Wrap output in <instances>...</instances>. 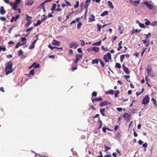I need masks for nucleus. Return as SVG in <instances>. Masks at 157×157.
Masks as SVG:
<instances>
[{"label":"nucleus","instance_id":"45","mask_svg":"<svg viewBox=\"0 0 157 157\" xmlns=\"http://www.w3.org/2000/svg\"><path fill=\"white\" fill-rule=\"evenodd\" d=\"M60 6V4H58V5H57L58 8L57 9L56 11H61V9H59Z\"/></svg>","mask_w":157,"mask_h":157},{"label":"nucleus","instance_id":"64","mask_svg":"<svg viewBox=\"0 0 157 157\" xmlns=\"http://www.w3.org/2000/svg\"><path fill=\"white\" fill-rule=\"evenodd\" d=\"M143 143V142L141 140H139L138 141V143L140 144H142Z\"/></svg>","mask_w":157,"mask_h":157},{"label":"nucleus","instance_id":"15","mask_svg":"<svg viewBox=\"0 0 157 157\" xmlns=\"http://www.w3.org/2000/svg\"><path fill=\"white\" fill-rule=\"evenodd\" d=\"M123 69L124 71L125 72L126 74H128L129 73V71L127 67L123 66Z\"/></svg>","mask_w":157,"mask_h":157},{"label":"nucleus","instance_id":"7","mask_svg":"<svg viewBox=\"0 0 157 157\" xmlns=\"http://www.w3.org/2000/svg\"><path fill=\"white\" fill-rule=\"evenodd\" d=\"M82 58V55H77L76 56V59L74 63H78V61L79 60Z\"/></svg>","mask_w":157,"mask_h":157},{"label":"nucleus","instance_id":"5","mask_svg":"<svg viewBox=\"0 0 157 157\" xmlns=\"http://www.w3.org/2000/svg\"><path fill=\"white\" fill-rule=\"evenodd\" d=\"M78 46V44L76 42H73L70 44V47L71 48L76 49Z\"/></svg>","mask_w":157,"mask_h":157},{"label":"nucleus","instance_id":"49","mask_svg":"<svg viewBox=\"0 0 157 157\" xmlns=\"http://www.w3.org/2000/svg\"><path fill=\"white\" fill-rule=\"evenodd\" d=\"M99 122L100 123V126L99 127H98V129H100L101 127V126H102V121L100 120H99Z\"/></svg>","mask_w":157,"mask_h":157},{"label":"nucleus","instance_id":"63","mask_svg":"<svg viewBox=\"0 0 157 157\" xmlns=\"http://www.w3.org/2000/svg\"><path fill=\"white\" fill-rule=\"evenodd\" d=\"M106 128L105 127H103V128H102V131H103V132H104V133H106Z\"/></svg>","mask_w":157,"mask_h":157},{"label":"nucleus","instance_id":"19","mask_svg":"<svg viewBox=\"0 0 157 157\" xmlns=\"http://www.w3.org/2000/svg\"><path fill=\"white\" fill-rule=\"evenodd\" d=\"M93 51H95V52H99V48L97 47H93Z\"/></svg>","mask_w":157,"mask_h":157},{"label":"nucleus","instance_id":"53","mask_svg":"<svg viewBox=\"0 0 157 157\" xmlns=\"http://www.w3.org/2000/svg\"><path fill=\"white\" fill-rule=\"evenodd\" d=\"M91 16L93 18V19L91 20L90 21V22H92L93 21H95L94 16L93 14H92L91 15Z\"/></svg>","mask_w":157,"mask_h":157},{"label":"nucleus","instance_id":"62","mask_svg":"<svg viewBox=\"0 0 157 157\" xmlns=\"http://www.w3.org/2000/svg\"><path fill=\"white\" fill-rule=\"evenodd\" d=\"M117 110L119 111H121L122 110V109L121 108H117Z\"/></svg>","mask_w":157,"mask_h":157},{"label":"nucleus","instance_id":"22","mask_svg":"<svg viewBox=\"0 0 157 157\" xmlns=\"http://www.w3.org/2000/svg\"><path fill=\"white\" fill-rule=\"evenodd\" d=\"M114 92V91L113 90H110L109 91H106L105 92V94H113Z\"/></svg>","mask_w":157,"mask_h":157},{"label":"nucleus","instance_id":"24","mask_svg":"<svg viewBox=\"0 0 157 157\" xmlns=\"http://www.w3.org/2000/svg\"><path fill=\"white\" fill-rule=\"evenodd\" d=\"M141 31V30H138V29H135L134 30H133L131 34H134L135 33H138V32H140Z\"/></svg>","mask_w":157,"mask_h":157},{"label":"nucleus","instance_id":"12","mask_svg":"<svg viewBox=\"0 0 157 157\" xmlns=\"http://www.w3.org/2000/svg\"><path fill=\"white\" fill-rule=\"evenodd\" d=\"M108 6L111 9H113L114 8V7L113 5V3L112 2L110 1H108Z\"/></svg>","mask_w":157,"mask_h":157},{"label":"nucleus","instance_id":"46","mask_svg":"<svg viewBox=\"0 0 157 157\" xmlns=\"http://www.w3.org/2000/svg\"><path fill=\"white\" fill-rule=\"evenodd\" d=\"M21 1V0H15V2H14L17 4H18L20 3Z\"/></svg>","mask_w":157,"mask_h":157},{"label":"nucleus","instance_id":"29","mask_svg":"<svg viewBox=\"0 0 157 157\" xmlns=\"http://www.w3.org/2000/svg\"><path fill=\"white\" fill-rule=\"evenodd\" d=\"M17 4L14 2L13 3V4L12 6V9L15 10L17 8Z\"/></svg>","mask_w":157,"mask_h":157},{"label":"nucleus","instance_id":"9","mask_svg":"<svg viewBox=\"0 0 157 157\" xmlns=\"http://www.w3.org/2000/svg\"><path fill=\"white\" fill-rule=\"evenodd\" d=\"M34 2L33 0H29L28 2L26 3L25 5L28 6H30L33 5Z\"/></svg>","mask_w":157,"mask_h":157},{"label":"nucleus","instance_id":"37","mask_svg":"<svg viewBox=\"0 0 157 157\" xmlns=\"http://www.w3.org/2000/svg\"><path fill=\"white\" fill-rule=\"evenodd\" d=\"M120 92L118 90H117L116 93L115 94V97L117 98L118 96V95L119 94Z\"/></svg>","mask_w":157,"mask_h":157},{"label":"nucleus","instance_id":"26","mask_svg":"<svg viewBox=\"0 0 157 157\" xmlns=\"http://www.w3.org/2000/svg\"><path fill=\"white\" fill-rule=\"evenodd\" d=\"M42 22V21H41L40 20H38L37 21L36 23V24L34 25V26H36L38 25H40L41 24Z\"/></svg>","mask_w":157,"mask_h":157},{"label":"nucleus","instance_id":"25","mask_svg":"<svg viewBox=\"0 0 157 157\" xmlns=\"http://www.w3.org/2000/svg\"><path fill=\"white\" fill-rule=\"evenodd\" d=\"M56 4H53V5L52 7V8L51 9V10L53 11L54 10H55L56 7Z\"/></svg>","mask_w":157,"mask_h":157},{"label":"nucleus","instance_id":"10","mask_svg":"<svg viewBox=\"0 0 157 157\" xmlns=\"http://www.w3.org/2000/svg\"><path fill=\"white\" fill-rule=\"evenodd\" d=\"M60 43L59 41H57L55 40H53L52 42V44L56 46H58L60 44Z\"/></svg>","mask_w":157,"mask_h":157},{"label":"nucleus","instance_id":"23","mask_svg":"<svg viewBox=\"0 0 157 157\" xmlns=\"http://www.w3.org/2000/svg\"><path fill=\"white\" fill-rule=\"evenodd\" d=\"M108 13V11H105L101 14V16L102 17L104 16H105L107 15Z\"/></svg>","mask_w":157,"mask_h":157},{"label":"nucleus","instance_id":"32","mask_svg":"<svg viewBox=\"0 0 157 157\" xmlns=\"http://www.w3.org/2000/svg\"><path fill=\"white\" fill-rule=\"evenodd\" d=\"M26 20L28 21H29V19H31L32 18V17L30 16H29L28 15H26Z\"/></svg>","mask_w":157,"mask_h":157},{"label":"nucleus","instance_id":"34","mask_svg":"<svg viewBox=\"0 0 157 157\" xmlns=\"http://www.w3.org/2000/svg\"><path fill=\"white\" fill-rule=\"evenodd\" d=\"M115 67L118 68H120L121 67V65L120 63H117L116 64Z\"/></svg>","mask_w":157,"mask_h":157},{"label":"nucleus","instance_id":"54","mask_svg":"<svg viewBox=\"0 0 157 157\" xmlns=\"http://www.w3.org/2000/svg\"><path fill=\"white\" fill-rule=\"evenodd\" d=\"M105 151L108 150L110 149L111 148L108 146H105Z\"/></svg>","mask_w":157,"mask_h":157},{"label":"nucleus","instance_id":"8","mask_svg":"<svg viewBox=\"0 0 157 157\" xmlns=\"http://www.w3.org/2000/svg\"><path fill=\"white\" fill-rule=\"evenodd\" d=\"M90 1L91 0H86L84 6V8H88L89 5L90 3Z\"/></svg>","mask_w":157,"mask_h":157},{"label":"nucleus","instance_id":"40","mask_svg":"<svg viewBox=\"0 0 157 157\" xmlns=\"http://www.w3.org/2000/svg\"><path fill=\"white\" fill-rule=\"evenodd\" d=\"M156 25H157V21H154L151 24V25L152 26H155Z\"/></svg>","mask_w":157,"mask_h":157},{"label":"nucleus","instance_id":"59","mask_svg":"<svg viewBox=\"0 0 157 157\" xmlns=\"http://www.w3.org/2000/svg\"><path fill=\"white\" fill-rule=\"evenodd\" d=\"M142 146L145 148H146L147 147V143H145L143 144L142 145Z\"/></svg>","mask_w":157,"mask_h":157},{"label":"nucleus","instance_id":"48","mask_svg":"<svg viewBox=\"0 0 157 157\" xmlns=\"http://www.w3.org/2000/svg\"><path fill=\"white\" fill-rule=\"evenodd\" d=\"M31 23V22L30 21L29 22H27L25 25V26L26 27L29 26L30 24Z\"/></svg>","mask_w":157,"mask_h":157},{"label":"nucleus","instance_id":"56","mask_svg":"<svg viewBox=\"0 0 157 157\" xmlns=\"http://www.w3.org/2000/svg\"><path fill=\"white\" fill-rule=\"evenodd\" d=\"M17 44H19V45H20V46L22 45H23L24 44H25V43L23 42L22 43L21 41H20V42H18L17 43Z\"/></svg>","mask_w":157,"mask_h":157},{"label":"nucleus","instance_id":"41","mask_svg":"<svg viewBox=\"0 0 157 157\" xmlns=\"http://www.w3.org/2000/svg\"><path fill=\"white\" fill-rule=\"evenodd\" d=\"M140 27L141 28H145V26L143 24L140 23V25H139Z\"/></svg>","mask_w":157,"mask_h":157},{"label":"nucleus","instance_id":"38","mask_svg":"<svg viewBox=\"0 0 157 157\" xmlns=\"http://www.w3.org/2000/svg\"><path fill=\"white\" fill-rule=\"evenodd\" d=\"M33 29V28L31 27L29 29H27L26 30V32L27 33H29L30 31L32 30Z\"/></svg>","mask_w":157,"mask_h":157},{"label":"nucleus","instance_id":"58","mask_svg":"<svg viewBox=\"0 0 157 157\" xmlns=\"http://www.w3.org/2000/svg\"><path fill=\"white\" fill-rule=\"evenodd\" d=\"M146 36V39H147L149 36H150L151 35L150 33H148L147 34H146L145 35Z\"/></svg>","mask_w":157,"mask_h":157},{"label":"nucleus","instance_id":"6","mask_svg":"<svg viewBox=\"0 0 157 157\" xmlns=\"http://www.w3.org/2000/svg\"><path fill=\"white\" fill-rule=\"evenodd\" d=\"M144 4L146 5L148 8L150 9L151 10L153 8V6L151 5L148 2H143Z\"/></svg>","mask_w":157,"mask_h":157},{"label":"nucleus","instance_id":"60","mask_svg":"<svg viewBox=\"0 0 157 157\" xmlns=\"http://www.w3.org/2000/svg\"><path fill=\"white\" fill-rule=\"evenodd\" d=\"M87 51L89 52H92L93 51V48H88L87 49Z\"/></svg>","mask_w":157,"mask_h":157},{"label":"nucleus","instance_id":"47","mask_svg":"<svg viewBox=\"0 0 157 157\" xmlns=\"http://www.w3.org/2000/svg\"><path fill=\"white\" fill-rule=\"evenodd\" d=\"M29 73H30V74H31L32 75H33L34 74V69H33V70H31L30 71Z\"/></svg>","mask_w":157,"mask_h":157},{"label":"nucleus","instance_id":"11","mask_svg":"<svg viewBox=\"0 0 157 157\" xmlns=\"http://www.w3.org/2000/svg\"><path fill=\"white\" fill-rule=\"evenodd\" d=\"M0 13L1 14H4L5 13V11L4 9V7L3 6H1L0 9Z\"/></svg>","mask_w":157,"mask_h":157},{"label":"nucleus","instance_id":"21","mask_svg":"<svg viewBox=\"0 0 157 157\" xmlns=\"http://www.w3.org/2000/svg\"><path fill=\"white\" fill-rule=\"evenodd\" d=\"M105 111V108H102L100 109V112L103 116H105L104 112Z\"/></svg>","mask_w":157,"mask_h":157},{"label":"nucleus","instance_id":"17","mask_svg":"<svg viewBox=\"0 0 157 157\" xmlns=\"http://www.w3.org/2000/svg\"><path fill=\"white\" fill-rule=\"evenodd\" d=\"M122 43V41H121L119 42L118 43V45L119 46L117 50L118 51H119L122 48V46H121V44Z\"/></svg>","mask_w":157,"mask_h":157},{"label":"nucleus","instance_id":"42","mask_svg":"<svg viewBox=\"0 0 157 157\" xmlns=\"http://www.w3.org/2000/svg\"><path fill=\"white\" fill-rule=\"evenodd\" d=\"M99 60L101 66L104 67L105 66V64L101 60Z\"/></svg>","mask_w":157,"mask_h":157},{"label":"nucleus","instance_id":"20","mask_svg":"<svg viewBox=\"0 0 157 157\" xmlns=\"http://www.w3.org/2000/svg\"><path fill=\"white\" fill-rule=\"evenodd\" d=\"M151 101L153 102L154 105L155 106L157 107V102L156 100L153 98H152L151 100Z\"/></svg>","mask_w":157,"mask_h":157},{"label":"nucleus","instance_id":"28","mask_svg":"<svg viewBox=\"0 0 157 157\" xmlns=\"http://www.w3.org/2000/svg\"><path fill=\"white\" fill-rule=\"evenodd\" d=\"M98 28L97 29V31L98 32H100L101 31V26L100 25H99L98 24H97V25Z\"/></svg>","mask_w":157,"mask_h":157},{"label":"nucleus","instance_id":"1","mask_svg":"<svg viewBox=\"0 0 157 157\" xmlns=\"http://www.w3.org/2000/svg\"><path fill=\"white\" fill-rule=\"evenodd\" d=\"M12 63L11 61H9L6 63L5 71L6 75H8L14 71V69L12 68Z\"/></svg>","mask_w":157,"mask_h":157},{"label":"nucleus","instance_id":"35","mask_svg":"<svg viewBox=\"0 0 157 157\" xmlns=\"http://www.w3.org/2000/svg\"><path fill=\"white\" fill-rule=\"evenodd\" d=\"M35 47V45L33 43H32L30 45L29 49H32L34 48Z\"/></svg>","mask_w":157,"mask_h":157},{"label":"nucleus","instance_id":"51","mask_svg":"<svg viewBox=\"0 0 157 157\" xmlns=\"http://www.w3.org/2000/svg\"><path fill=\"white\" fill-rule=\"evenodd\" d=\"M0 19L2 21H6V18L4 17H1Z\"/></svg>","mask_w":157,"mask_h":157},{"label":"nucleus","instance_id":"2","mask_svg":"<svg viewBox=\"0 0 157 157\" xmlns=\"http://www.w3.org/2000/svg\"><path fill=\"white\" fill-rule=\"evenodd\" d=\"M105 62H108L109 60L111 59V55L110 53H108L106 55L104 56L103 57Z\"/></svg>","mask_w":157,"mask_h":157},{"label":"nucleus","instance_id":"14","mask_svg":"<svg viewBox=\"0 0 157 157\" xmlns=\"http://www.w3.org/2000/svg\"><path fill=\"white\" fill-rule=\"evenodd\" d=\"M109 104V103L107 101H103L101 102L100 104V105L101 107H102L105 105Z\"/></svg>","mask_w":157,"mask_h":157},{"label":"nucleus","instance_id":"30","mask_svg":"<svg viewBox=\"0 0 157 157\" xmlns=\"http://www.w3.org/2000/svg\"><path fill=\"white\" fill-rule=\"evenodd\" d=\"M82 25V23L80 21L77 24V28L78 29H79L81 28V27Z\"/></svg>","mask_w":157,"mask_h":157},{"label":"nucleus","instance_id":"39","mask_svg":"<svg viewBox=\"0 0 157 157\" xmlns=\"http://www.w3.org/2000/svg\"><path fill=\"white\" fill-rule=\"evenodd\" d=\"M23 54V52L21 50H20L19 51L18 55L19 56L22 55Z\"/></svg>","mask_w":157,"mask_h":157},{"label":"nucleus","instance_id":"4","mask_svg":"<svg viewBox=\"0 0 157 157\" xmlns=\"http://www.w3.org/2000/svg\"><path fill=\"white\" fill-rule=\"evenodd\" d=\"M149 101V98L147 95H146V97L143 99L142 103L144 105L147 104Z\"/></svg>","mask_w":157,"mask_h":157},{"label":"nucleus","instance_id":"55","mask_svg":"<svg viewBox=\"0 0 157 157\" xmlns=\"http://www.w3.org/2000/svg\"><path fill=\"white\" fill-rule=\"evenodd\" d=\"M80 41L82 42V43L81 44V45L82 46H84V44H85V43L84 41V40H80Z\"/></svg>","mask_w":157,"mask_h":157},{"label":"nucleus","instance_id":"16","mask_svg":"<svg viewBox=\"0 0 157 157\" xmlns=\"http://www.w3.org/2000/svg\"><path fill=\"white\" fill-rule=\"evenodd\" d=\"M32 66H33V67L34 68H37L40 67V65L39 63L36 64V63H34L33 64Z\"/></svg>","mask_w":157,"mask_h":157},{"label":"nucleus","instance_id":"44","mask_svg":"<svg viewBox=\"0 0 157 157\" xmlns=\"http://www.w3.org/2000/svg\"><path fill=\"white\" fill-rule=\"evenodd\" d=\"M19 14L17 15L15 17H14V21H16L19 17Z\"/></svg>","mask_w":157,"mask_h":157},{"label":"nucleus","instance_id":"57","mask_svg":"<svg viewBox=\"0 0 157 157\" xmlns=\"http://www.w3.org/2000/svg\"><path fill=\"white\" fill-rule=\"evenodd\" d=\"M146 48H143V51H142V52H141V56H143V55L144 53V52L146 50Z\"/></svg>","mask_w":157,"mask_h":157},{"label":"nucleus","instance_id":"50","mask_svg":"<svg viewBox=\"0 0 157 157\" xmlns=\"http://www.w3.org/2000/svg\"><path fill=\"white\" fill-rule=\"evenodd\" d=\"M150 22L149 21H147L145 22V24L147 25H148L150 24Z\"/></svg>","mask_w":157,"mask_h":157},{"label":"nucleus","instance_id":"36","mask_svg":"<svg viewBox=\"0 0 157 157\" xmlns=\"http://www.w3.org/2000/svg\"><path fill=\"white\" fill-rule=\"evenodd\" d=\"M124 55H121L120 56V60H121V62H123V59L124 58Z\"/></svg>","mask_w":157,"mask_h":157},{"label":"nucleus","instance_id":"18","mask_svg":"<svg viewBox=\"0 0 157 157\" xmlns=\"http://www.w3.org/2000/svg\"><path fill=\"white\" fill-rule=\"evenodd\" d=\"M101 40H100V41L98 42L94 43L92 44V45L94 46H99L100 45L101 43Z\"/></svg>","mask_w":157,"mask_h":157},{"label":"nucleus","instance_id":"3","mask_svg":"<svg viewBox=\"0 0 157 157\" xmlns=\"http://www.w3.org/2000/svg\"><path fill=\"white\" fill-rule=\"evenodd\" d=\"M147 74L149 76L151 77H154V75L153 73H152V69L151 66L149 65H148L147 66Z\"/></svg>","mask_w":157,"mask_h":157},{"label":"nucleus","instance_id":"33","mask_svg":"<svg viewBox=\"0 0 157 157\" xmlns=\"http://www.w3.org/2000/svg\"><path fill=\"white\" fill-rule=\"evenodd\" d=\"M6 50V49L5 47H3L2 46H0V51L2 50L3 51H5Z\"/></svg>","mask_w":157,"mask_h":157},{"label":"nucleus","instance_id":"52","mask_svg":"<svg viewBox=\"0 0 157 157\" xmlns=\"http://www.w3.org/2000/svg\"><path fill=\"white\" fill-rule=\"evenodd\" d=\"M48 47L52 50H53L55 48V46L52 47L51 45L50 44L48 45Z\"/></svg>","mask_w":157,"mask_h":157},{"label":"nucleus","instance_id":"13","mask_svg":"<svg viewBox=\"0 0 157 157\" xmlns=\"http://www.w3.org/2000/svg\"><path fill=\"white\" fill-rule=\"evenodd\" d=\"M140 0H138L137 1H135L134 2H132L131 0H130V2L132 3V4L134 5H136L137 4H138L139 3Z\"/></svg>","mask_w":157,"mask_h":157},{"label":"nucleus","instance_id":"43","mask_svg":"<svg viewBox=\"0 0 157 157\" xmlns=\"http://www.w3.org/2000/svg\"><path fill=\"white\" fill-rule=\"evenodd\" d=\"M102 100V98H97L95 99V101H101Z\"/></svg>","mask_w":157,"mask_h":157},{"label":"nucleus","instance_id":"61","mask_svg":"<svg viewBox=\"0 0 157 157\" xmlns=\"http://www.w3.org/2000/svg\"><path fill=\"white\" fill-rule=\"evenodd\" d=\"M97 95V93L96 92L94 91L92 93V95L93 96H95Z\"/></svg>","mask_w":157,"mask_h":157},{"label":"nucleus","instance_id":"27","mask_svg":"<svg viewBox=\"0 0 157 157\" xmlns=\"http://www.w3.org/2000/svg\"><path fill=\"white\" fill-rule=\"evenodd\" d=\"M98 59H94L92 61V63L93 64H98Z\"/></svg>","mask_w":157,"mask_h":157},{"label":"nucleus","instance_id":"31","mask_svg":"<svg viewBox=\"0 0 157 157\" xmlns=\"http://www.w3.org/2000/svg\"><path fill=\"white\" fill-rule=\"evenodd\" d=\"M79 6V2L78 1L76 2V4L74 6V7L75 8H77Z\"/></svg>","mask_w":157,"mask_h":157}]
</instances>
